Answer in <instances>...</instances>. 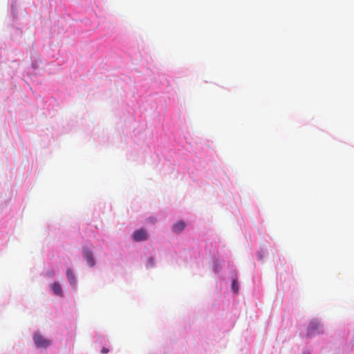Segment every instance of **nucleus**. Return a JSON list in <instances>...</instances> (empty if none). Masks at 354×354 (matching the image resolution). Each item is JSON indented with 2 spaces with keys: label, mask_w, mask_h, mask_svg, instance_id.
Here are the masks:
<instances>
[{
  "label": "nucleus",
  "mask_w": 354,
  "mask_h": 354,
  "mask_svg": "<svg viewBox=\"0 0 354 354\" xmlns=\"http://www.w3.org/2000/svg\"><path fill=\"white\" fill-rule=\"evenodd\" d=\"M132 237L136 241H145L147 239V231L143 228L137 230L133 232Z\"/></svg>",
  "instance_id": "obj_2"
},
{
  "label": "nucleus",
  "mask_w": 354,
  "mask_h": 354,
  "mask_svg": "<svg viewBox=\"0 0 354 354\" xmlns=\"http://www.w3.org/2000/svg\"><path fill=\"white\" fill-rule=\"evenodd\" d=\"M83 256H84V258L85 259V260L86 261L87 264L89 266H91V267L94 266L95 261L93 257L92 252L91 250H89L88 248H84Z\"/></svg>",
  "instance_id": "obj_4"
},
{
  "label": "nucleus",
  "mask_w": 354,
  "mask_h": 354,
  "mask_svg": "<svg viewBox=\"0 0 354 354\" xmlns=\"http://www.w3.org/2000/svg\"><path fill=\"white\" fill-rule=\"evenodd\" d=\"M320 323L317 320H313L310 322L308 328V335H313L315 333L319 332Z\"/></svg>",
  "instance_id": "obj_3"
},
{
  "label": "nucleus",
  "mask_w": 354,
  "mask_h": 354,
  "mask_svg": "<svg viewBox=\"0 0 354 354\" xmlns=\"http://www.w3.org/2000/svg\"><path fill=\"white\" fill-rule=\"evenodd\" d=\"M148 261H149V263L151 264V266H153V259H151V258L149 259Z\"/></svg>",
  "instance_id": "obj_10"
},
{
  "label": "nucleus",
  "mask_w": 354,
  "mask_h": 354,
  "mask_svg": "<svg viewBox=\"0 0 354 354\" xmlns=\"http://www.w3.org/2000/svg\"><path fill=\"white\" fill-rule=\"evenodd\" d=\"M232 289L233 292H234L236 293H238V292H239V286H238L237 279H234L232 280Z\"/></svg>",
  "instance_id": "obj_8"
},
{
  "label": "nucleus",
  "mask_w": 354,
  "mask_h": 354,
  "mask_svg": "<svg viewBox=\"0 0 354 354\" xmlns=\"http://www.w3.org/2000/svg\"><path fill=\"white\" fill-rule=\"evenodd\" d=\"M66 276L70 284L75 286L76 284V277L73 270L71 268L66 270Z\"/></svg>",
  "instance_id": "obj_5"
},
{
  "label": "nucleus",
  "mask_w": 354,
  "mask_h": 354,
  "mask_svg": "<svg viewBox=\"0 0 354 354\" xmlns=\"http://www.w3.org/2000/svg\"><path fill=\"white\" fill-rule=\"evenodd\" d=\"M185 226H186L185 223L183 221H180L173 225L172 231L174 233H180V232H182L184 230Z\"/></svg>",
  "instance_id": "obj_6"
},
{
  "label": "nucleus",
  "mask_w": 354,
  "mask_h": 354,
  "mask_svg": "<svg viewBox=\"0 0 354 354\" xmlns=\"http://www.w3.org/2000/svg\"><path fill=\"white\" fill-rule=\"evenodd\" d=\"M52 290L53 292L57 295L62 296V289L60 286V284L58 282H54L51 285Z\"/></svg>",
  "instance_id": "obj_7"
},
{
  "label": "nucleus",
  "mask_w": 354,
  "mask_h": 354,
  "mask_svg": "<svg viewBox=\"0 0 354 354\" xmlns=\"http://www.w3.org/2000/svg\"><path fill=\"white\" fill-rule=\"evenodd\" d=\"M109 349H108V348H103L102 349V353H104V354L108 353H109Z\"/></svg>",
  "instance_id": "obj_9"
},
{
  "label": "nucleus",
  "mask_w": 354,
  "mask_h": 354,
  "mask_svg": "<svg viewBox=\"0 0 354 354\" xmlns=\"http://www.w3.org/2000/svg\"><path fill=\"white\" fill-rule=\"evenodd\" d=\"M33 339L37 346L41 348L48 347L51 342L39 333H35Z\"/></svg>",
  "instance_id": "obj_1"
}]
</instances>
